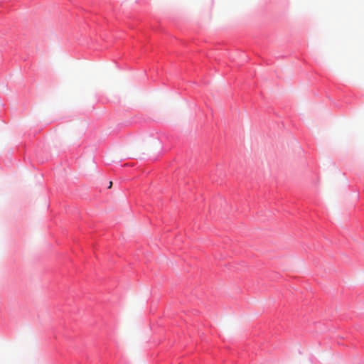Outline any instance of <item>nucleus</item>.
<instances>
[{
    "label": "nucleus",
    "instance_id": "obj_1",
    "mask_svg": "<svg viewBox=\"0 0 364 364\" xmlns=\"http://www.w3.org/2000/svg\"><path fill=\"white\" fill-rule=\"evenodd\" d=\"M112 181H110V182H109V187H108V188H110L112 187Z\"/></svg>",
    "mask_w": 364,
    "mask_h": 364
}]
</instances>
